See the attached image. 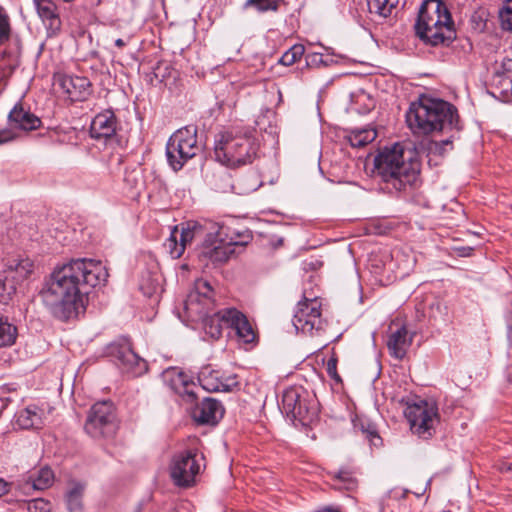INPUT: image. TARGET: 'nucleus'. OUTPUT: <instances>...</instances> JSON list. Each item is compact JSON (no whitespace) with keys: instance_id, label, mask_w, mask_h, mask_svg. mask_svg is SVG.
Segmentation results:
<instances>
[{"instance_id":"obj_13","label":"nucleus","mask_w":512,"mask_h":512,"mask_svg":"<svg viewBox=\"0 0 512 512\" xmlns=\"http://www.w3.org/2000/svg\"><path fill=\"white\" fill-rule=\"evenodd\" d=\"M109 353L124 373L136 377L147 371V362L134 352L130 342L127 340L112 344L109 348Z\"/></svg>"},{"instance_id":"obj_48","label":"nucleus","mask_w":512,"mask_h":512,"mask_svg":"<svg viewBox=\"0 0 512 512\" xmlns=\"http://www.w3.org/2000/svg\"><path fill=\"white\" fill-rule=\"evenodd\" d=\"M9 490V484L2 478H0V497L6 494Z\"/></svg>"},{"instance_id":"obj_40","label":"nucleus","mask_w":512,"mask_h":512,"mask_svg":"<svg viewBox=\"0 0 512 512\" xmlns=\"http://www.w3.org/2000/svg\"><path fill=\"white\" fill-rule=\"evenodd\" d=\"M227 239L235 249L236 247H244L248 245L252 241L253 236L250 231L246 230L237 233L232 232L230 235L227 234Z\"/></svg>"},{"instance_id":"obj_23","label":"nucleus","mask_w":512,"mask_h":512,"mask_svg":"<svg viewBox=\"0 0 512 512\" xmlns=\"http://www.w3.org/2000/svg\"><path fill=\"white\" fill-rule=\"evenodd\" d=\"M413 336L409 335L405 326H401L396 331L391 332L388 337L387 347L389 354L395 359L401 360L406 356V353L411 346Z\"/></svg>"},{"instance_id":"obj_11","label":"nucleus","mask_w":512,"mask_h":512,"mask_svg":"<svg viewBox=\"0 0 512 512\" xmlns=\"http://www.w3.org/2000/svg\"><path fill=\"white\" fill-rule=\"evenodd\" d=\"M212 229L215 231H211L205 236L199 256L213 265H221L230 259L235 253V249L228 241L223 226L213 224Z\"/></svg>"},{"instance_id":"obj_54","label":"nucleus","mask_w":512,"mask_h":512,"mask_svg":"<svg viewBox=\"0 0 512 512\" xmlns=\"http://www.w3.org/2000/svg\"><path fill=\"white\" fill-rule=\"evenodd\" d=\"M477 26L482 29L483 27H485V24L482 23V21H480L479 23H477Z\"/></svg>"},{"instance_id":"obj_20","label":"nucleus","mask_w":512,"mask_h":512,"mask_svg":"<svg viewBox=\"0 0 512 512\" xmlns=\"http://www.w3.org/2000/svg\"><path fill=\"white\" fill-rule=\"evenodd\" d=\"M224 406L217 399L207 397L195 406L192 417L200 425L214 426L223 418Z\"/></svg>"},{"instance_id":"obj_41","label":"nucleus","mask_w":512,"mask_h":512,"mask_svg":"<svg viewBox=\"0 0 512 512\" xmlns=\"http://www.w3.org/2000/svg\"><path fill=\"white\" fill-rule=\"evenodd\" d=\"M453 136L446 140L434 141L429 144V153L437 156H444L448 150L453 149Z\"/></svg>"},{"instance_id":"obj_14","label":"nucleus","mask_w":512,"mask_h":512,"mask_svg":"<svg viewBox=\"0 0 512 512\" xmlns=\"http://www.w3.org/2000/svg\"><path fill=\"white\" fill-rule=\"evenodd\" d=\"M120 129V121L112 109L97 113L90 124L89 133L92 139L107 143L115 138Z\"/></svg>"},{"instance_id":"obj_6","label":"nucleus","mask_w":512,"mask_h":512,"mask_svg":"<svg viewBox=\"0 0 512 512\" xmlns=\"http://www.w3.org/2000/svg\"><path fill=\"white\" fill-rule=\"evenodd\" d=\"M202 151L198 142L197 127L188 125L175 131L166 144V157L173 171L178 172Z\"/></svg>"},{"instance_id":"obj_50","label":"nucleus","mask_w":512,"mask_h":512,"mask_svg":"<svg viewBox=\"0 0 512 512\" xmlns=\"http://www.w3.org/2000/svg\"><path fill=\"white\" fill-rule=\"evenodd\" d=\"M404 496H405V491H402L399 489H393L389 492V497L399 498V497H404Z\"/></svg>"},{"instance_id":"obj_8","label":"nucleus","mask_w":512,"mask_h":512,"mask_svg":"<svg viewBox=\"0 0 512 512\" xmlns=\"http://www.w3.org/2000/svg\"><path fill=\"white\" fill-rule=\"evenodd\" d=\"M205 468L204 455L198 450H184L175 454L170 463V477L175 486L190 488Z\"/></svg>"},{"instance_id":"obj_16","label":"nucleus","mask_w":512,"mask_h":512,"mask_svg":"<svg viewBox=\"0 0 512 512\" xmlns=\"http://www.w3.org/2000/svg\"><path fill=\"white\" fill-rule=\"evenodd\" d=\"M55 79L63 93L73 102L85 101L92 94V84L87 77L58 74Z\"/></svg>"},{"instance_id":"obj_44","label":"nucleus","mask_w":512,"mask_h":512,"mask_svg":"<svg viewBox=\"0 0 512 512\" xmlns=\"http://www.w3.org/2000/svg\"><path fill=\"white\" fill-rule=\"evenodd\" d=\"M338 359L335 355H332L326 363V371L328 376L335 381V383H341L342 379L337 372Z\"/></svg>"},{"instance_id":"obj_28","label":"nucleus","mask_w":512,"mask_h":512,"mask_svg":"<svg viewBox=\"0 0 512 512\" xmlns=\"http://www.w3.org/2000/svg\"><path fill=\"white\" fill-rule=\"evenodd\" d=\"M208 182L212 189L220 193L230 192L234 188L230 173L223 168L213 172Z\"/></svg>"},{"instance_id":"obj_37","label":"nucleus","mask_w":512,"mask_h":512,"mask_svg":"<svg viewBox=\"0 0 512 512\" xmlns=\"http://www.w3.org/2000/svg\"><path fill=\"white\" fill-rule=\"evenodd\" d=\"M304 52L305 47L302 44H295L281 56L279 63L284 66H291L300 60Z\"/></svg>"},{"instance_id":"obj_15","label":"nucleus","mask_w":512,"mask_h":512,"mask_svg":"<svg viewBox=\"0 0 512 512\" xmlns=\"http://www.w3.org/2000/svg\"><path fill=\"white\" fill-rule=\"evenodd\" d=\"M201 387L208 392H231L239 386L237 375L224 376L210 366L203 367L198 374Z\"/></svg>"},{"instance_id":"obj_36","label":"nucleus","mask_w":512,"mask_h":512,"mask_svg":"<svg viewBox=\"0 0 512 512\" xmlns=\"http://www.w3.org/2000/svg\"><path fill=\"white\" fill-rule=\"evenodd\" d=\"M200 230L201 226L197 222H187L182 224L181 229H178L179 241L184 244V247L186 248V245L192 242Z\"/></svg>"},{"instance_id":"obj_29","label":"nucleus","mask_w":512,"mask_h":512,"mask_svg":"<svg viewBox=\"0 0 512 512\" xmlns=\"http://www.w3.org/2000/svg\"><path fill=\"white\" fill-rule=\"evenodd\" d=\"M334 487L352 491L357 486L354 472L349 468H341L338 471L330 472Z\"/></svg>"},{"instance_id":"obj_42","label":"nucleus","mask_w":512,"mask_h":512,"mask_svg":"<svg viewBox=\"0 0 512 512\" xmlns=\"http://www.w3.org/2000/svg\"><path fill=\"white\" fill-rule=\"evenodd\" d=\"M52 503L44 498H35L27 502L28 512H51Z\"/></svg>"},{"instance_id":"obj_5","label":"nucleus","mask_w":512,"mask_h":512,"mask_svg":"<svg viewBox=\"0 0 512 512\" xmlns=\"http://www.w3.org/2000/svg\"><path fill=\"white\" fill-rule=\"evenodd\" d=\"M258 150L255 130L251 128L227 130L215 138V159L229 168L251 164L257 157Z\"/></svg>"},{"instance_id":"obj_7","label":"nucleus","mask_w":512,"mask_h":512,"mask_svg":"<svg viewBox=\"0 0 512 512\" xmlns=\"http://www.w3.org/2000/svg\"><path fill=\"white\" fill-rule=\"evenodd\" d=\"M404 415L411 432L423 440H428L436 433L439 422L438 406L433 401L418 399L408 403Z\"/></svg>"},{"instance_id":"obj_19","label":"nucleus","mask_w":512,"mask_h":512,"mask_svg":"<svg viewBox=\"0 0 512 512\" xmlns=\"http://www.w3.org/2000/svg\"><path fill=\"white\" fill-rule=\"evenodd\" d=\"M225 315H227L226 328L234 330L240 341L250 344L256 340V331L244 313L234 307H229L228 311L224 313Z\"/></svg>"},{"instance_id":"obj_43","label":"nucleus","mask_w":512,"mask_h":512,"mask_svg":"<svg viewBox=\"0 0 512 512\" xmlns=\"http://www.w3.org/2000/svg\"><path fill=\"white\" fill-rule=\"evenodd\" d=\"M10 21L6 13L0 11V45L9 39Z\"/></svg>"},{"instance_id":"obj_22","label":"nucleus","mask_w":512,"mask_h":512,"mask_svg":"<svg viewBox=\"0 0 512 512\" xmlns=\"http://www.w3.org/2000/svg\"><path fill=\"white\" fill-rule=\"evenodd\" d=\"M33 270L34 264L29 258L15 256L7 259L3 274L19 285L32 274Z\"/></svg>"},{"instance_id":"obj_45","label":"nucleus","mask_w":512,"mask_h":512,"mask_svg":"<svg viewBox=\"0 0 512 512\" xmlns=\"http://www.w3.org/2000/svg\"><path fill=\"white\" fill-rule=\"evenodd\" d=\"M17 137L18 134L10 126L4 129H0V145L13 142L17 139Z\"/></svg>"},{"instance_id":"obj_10","label":"nucleus","mask_w":512,"mask_h":512,"mask_svg":"<svg viewBox=\"0 0 512 512\" xmlns=\"http://www.w3.org/2000/svg\"><path fill=\"white\" fill-rule=\"evenodd\" d=\"M292 323L297 332L311 337L321 336L326 328L327 321L321 316V302L317 297L299 301Z\"/></svg>"},{"instance_id":"obj_17","label":"nucleus","mask_w":512,"mask_h":512,"mask_svg":"<svg viewBox=\"0 0 512 512\" xmlns=\"http://www.w3.org/2000/svg\"><path fill=\"white\" fill-rule=\"evenodd\" d=\"M214 307V290L205 279H197L188 294L186 308L196 313H207Z\"/></svg>"},{"instance_id":"obj_51","label":"nucleus","mask_w":512,"mask_h":512,"mask_svg":"<svg viewBox=\"0 0 512 512\" xmlns=\"http://www.w3.org/2000/svg\"><path fill=\"white\" fill-rule=\"evenodd\" d=\"M125 181H127L128 183H131L133 186L137 185V177L134 176L133 173H131L130 175H127L125 178Z\"/></svg>"},{"instance_id":"obj_12","label":"nucleus","mask_w":512,"mask_h":512,"mask_svg":"<svg viewBox=\"0 0 512 512\" xmlns=\"http://www.w3.org/2000/svg\"><path fill=\"white\" fill-rule=\"evenodd\" d=\"M281 408L288 418L302 425H309L317 417V409L309 406L307 400L302 397L300 389L296 387H290L284 391Z\"/></svg>"},{"instance_id":"obj_18","label":"nucleus","mask_w":512,"mask_h":512,"mask_svg":"<svg viewBox=\"0 0 512 512\" xmlns=\"http://www.w3.org/2000/svg\"><path fill=\"white\" fill-rule=\"evenodd\" d=\"M7 121L14 131H34L42 125L41 119L32 113L29 107H25L22 101H18L10 110Z\"/></svg>"},{"instance_id":"obj_32","label":"nucleus","mask_w":512,"mask_h":512,"mask_svg":"<svg viewBox=\"0 0 512 512\" xmlns=\"http://www.w3.org/2000/svg\"><path fill=\"white\" fill-rule=\"evenodd\" d=\"M285 0H246L243 7L254 8L259 13L268 11L277 12L282 5H286Z\"/></svg>"},{"instance_id":"obj_55","label":"nucleus","mask_w":512,"mask_h":512,"mask_svg":"<svg viewBox=\"0 0 512 512\" xmlns=\"http://www.w3.org/2000/svg\"><path fill=\"white\" fill-rule=\"evenodd\" d=\"M305 265H309L310 267L314 268V263L313 262L305 263Z\"/></svg>"},{"instance_id":"obj_34","label":"nucleus","mask_w":512,"mask_h":512,"mask_svg":"<svg viewBox=\"0 0 512 512\" xmlns=\"http://www.w3.org/2000/svg\"><path fill=\"white\" fill-rule=\"evenodd\" d=\"M164 248L173 259H178L183 255L185 247L184 244L179 241L178 226H175L171 230L169 238L164 242Z\"/></svg>"},{"instance_id":"obj_27","label":"nucleus","mask_w":512,"mask_h":512,"mask_svg":"<svg viewBox=\"0 0 512 512\" xmlns=\"http://www.w3.org/2000/svg\"><path fill=\"white\" fill-rule=\"evenodd\" d=\"M171 387L175 393L187 402H194L197 399L194 391L195 383L190 381L183 372L176 373L175 377L171 380Z\"/></svg>"},{"instance_id":"obj_46","label":"nucleus","mask_w":512,"mask_h":512,"mask_svg":"<svg viewBox=\"0 0 512 512\" xmlns=\"http://www.w3.org/2000/svg\"><path fill=\"white\" fill-rule=\"evenodd\" d=\"M454 251L459 257H470L473 254L474 248L470 246H459L455 247Z\"/></svg>"},{"instance_id":"obj_2","label":"nucleus","mask_w":512,"mask_h":512,"mask_svg":"<svg viewBox=\"0 0 512 512\" xmlns=\"http://www.w3.org/2000/svg\"><path fill=\"white\" fill-rule=\"evenodd\" d=\"M406 122L414 134L461 129L457 108L442 99L425 98L412 102L406 112Z\"/></svg>"},{"instance_id":"obj_52","label":"nucleus","mask_w":512,"mask_h":512,"mask_svg":"<svg viewBox=\"0 0 512 512\" xmlns=\"http://www.w3.org/2000/svg\"><path fill=\"white\" fill-rule=\"evenodd\" d=\"M115 45L119 48H122L126 45L125 41L121 38H118L116 41H115Z\"/></svg>"},{"instance_id":"obj_31","label":"nucleus","mask_w":512,"mask_h":512,"mask_svg":"<svg viewBox=\"0 0 512 512\" xmlns=\"http://www.w3.org/2000/svg\"><path fill=\"white\" fill-rule=\"evenodd\" d=\"M377 137V132L372 128L355 129L348 135L351 146L361 148L371 143Z\"/></svg>"},{"instance_id":"obj_35","label":"nucleus","mask_w":512,"mask_h":512,"mask_svg":"<svg viewBox=\"0 0 512 512\" xmlns=\"http://www.w3.org/2000/svg\"><path fill=\"white\" fill-rule=\"evenodd\" d=\"M84 487L76 484L66 494V504L69 512H80L82 510V497Z\"/></svg>"},{"instance_id":"obj_24","label":"nucleus","mask_w":512,"mask_h":512,"mask_svg":"<svg viewBox=\"0 0 512 512\" xmlns=\"http://www.w3.org/2000/svg\"><path fill=\"white\" fill-rule=\"evenodd\" d=\"M43 411L36 405H29L15 415V425L20 429H39L43 426Z\"/></svg>"},{"instance_id":"obj_53","label":"nucleus","mask_w":512,"mask_h":512,"mask_svg":"<svg viewBox=\"0 0 512 512\" xmlns=\"http://www.w3.org/2000/svg\"><path fill=\"white\" fill-rule=\"evenodd\" d=\"M507 337L508 340L512 342V322L508 326Z\"/></svg>"},{"instance_id":"obj_49","label":"nucleus","mask_w":512,"mask_h":512,"mask_svg":"<svg viewBox=\"0 0 512 512\" xmlns=\"http://www.w3.org/2000/svg\"><path fill=\"white\" fill-rule=\"evenodd\" d=\"M443 307L444 310H446V306H444L440 301H436L431 305V311L434 313V310H437L438 312H441V308ZM433 317H436L435 314H432Z\"/></svg>"},{"instance_id":"obj_25","label":"nucleus","mask_w":512,"mask_h":512,"mask_svg":"<svg viewBox=\"0 0 512 512\" xmlns=\"http://www.w3.org/2000/svg\"><path fill=\"white\" fill-rule=\"evenodd\" d=\"M226 311H228V308L216 312H213L212 309L207 313H197L203 319L206 334L215 339L221 336L223 328H226V316L223 317Z\"/></svg>"},{"instance_id":"obj_21","label":"nucleus","mask_w":512,"mask_h":512,"mask_svg":"<svg viewBox=\"0 0 512 512\" xmlns=\"http://www.w3.org/2000/svg\"><path fill=\"white\" fill-rule=\"evenodd\" d=\"M38 16L41 18L48 37L57 36L62 29L58 6L53 0H33Z\"/></svg>"},{"instance_id":"obj_38","label":"nucleus","mask_w":512,"mask_h":512,"mask_svg":"<svg viewBox=\"0 0 512 512\" xmlns=\"http://www.w3.org/2000/svg\"><path fill=\"white\" fill-rule=\"evenodd\" d=\"M17 285L4 274L0 276V303L8 304L16 292Z\"/></svg>"},{"instance_id":"obj_4","label":"nucleus","mask_w":512,"mask_h":512,"mask_svg":"<svg viewBox=\"0 0 512 512\" xmlns=\"http://www.w3.org/2000/svg\"><path fill=\"white\" fill-rule=\"evenodd\" d=\"M416 35L431 46L449 45L456 38L451 14L441 0H424L415 23Z\"/></svg>"},{"instance_id":"obj_47","label":"nucleus","mask_w":512,"mask_h":512,"mask_svg":"<svg viewBox=\"0 0 512 512\" xmlns=\"http://www.w3.org/2000/svg\"><path fill=\"white\" fill-rule=\"evenodd\" d=\"M364 432H366L367 437L369 438L370 441H373L374 439H380L374 426L368 425L367 429Z\"/></svg>"},{"instance_id":"obj_1","label":"nucleus","mask_w":512,"mask_h":512,"mask_svg":"<svg viewBox=\"0 0 512 512\" xmlns=\"http://www.w3.org/2000/svg\"><path fill=\"white\" fill-rule=\"evenodd\" d=\"M106 267L93 259L78 258L54 268L41 298L50 313L61 321H68L86 310L90 289L108 279Z\"/></svg>"},{"instance_id":"obj_39","label":"nucleus","mask_w":512,"mask_h":512,"mask_svg":"<svg viewBox=\"0 0 512 512\" xmlns=\"http://www.w3.org/2000/svg\"><path fill=\"white\" fill-rule=\"evenodd\" d=\"M501 28L504 31L512 32V0H505L499 10Z\"/></svg>"},{"instance_id":"obj_30","label":"nucleus","mask_w":512,"mask_h":512,"mask_svg":"<svg viewBox=\"0 0 512 512\" xmlns=\"http://www.w3.org/2000/svg\"><path fill=\"white\" fill-rule=\"evenodd\" d=\"M400 2L401 0H367V6L370 13L387 18L392 15Z\"/></svg>"},{"instance_id":"obj_26","label":"nucleus","mask_w":512,"mask_h":512,"mask_svg":"<svg viewBox=\"0 0 512 512\" xmlns=\"http://www.w3.org/2000/svg\"><path fill=\"white\" fill-rule=\"evenodd\" d=\"M54 480L55 476L53 470L50 467L45 466L29 474L25 480L24 488L45 490L53 485Z\"/></svg>"},{"instance_id":"obj_9","label":"nucleus","mask_w":512,"mask_h":512,"mask_svg":"<svg viewBox=\"0 0 512 512\" xmlns=\"http://www.w3.org/2000/svg\"><path fill=\"white\" fill-rule=\"evenodd\" d=\"M84 429L95 439L112 438L118 429L113 402L109 400L96 402L88 412Z\"/></svg>"},{"instance_id":"obj_3","label":"nucleus","mask_w":512,"mask_h":512,"mask_svg":"<svg viewBox=\"0 0 512 512\" xmlns=\"http://www.w3.org/2000/svg\"><path fill=\"white\" fill-rule=\"evenodd\" d=\"M404 147L401 143H394L381 149L374 159L376 175L385 184L389 192L405 191L418 179V163L404 156Z\"/></svg>"},{"instance_id":"obj_33","label":"nucleus","mask_w":512,"mask_h":512,"mask_svg":"<svg viewBox=\"0 0 512 512\" xmlns=\"http://www.w3.org/2000/svg\"><path fill=\"white\" fill-rule=\"evenodd\" d=\"M17 328L7 318L0 317V347H8L15 343Z\"/></svg>"}]
</instances>
